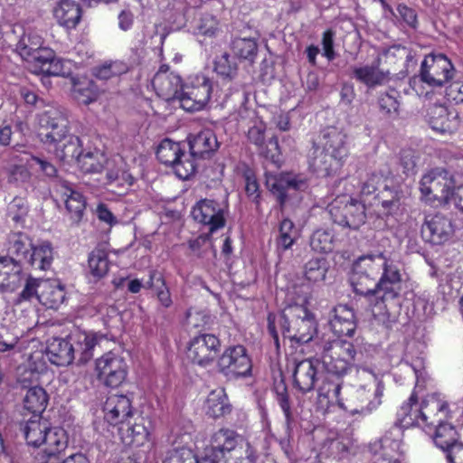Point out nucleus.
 <instances>
[{
	"instance_id": "obj_1",
	"label": "nucleus",
	"mask_w": 463,
	"mask_h": 463,
	"mask_svg": "<svg viewBox=\"0 0 463 463\" xmlns=\"http://www.w3.org/2000/svg\"><path fill=\"white\" fill-rule=\"evenodd\" d=\"M267 322L268 332L278 351L280 345L277 326L284 338L298 345L307 344L317 336L318 323L316 316L302 305L288 306L279 316L269 313Z\"/></svg>"
},
{
	"instance_id": "obj_2",
	"label": "nucleus",
	"mask_w": 463,
	"mask_h": 463,
	"mask_svg": "<svg viewBox=\"0 0 463 463\" xmlns=\"http://www.w3.org/2000/svg\"><path fill=\"white\" fill-rule=\"evenodd\" d=\"M7 252L13 258L16 257L17 261L34 269L47 270L53 260V249L50 241H43L34 245L24 232L9 235Z\"/></svg>"
},
{
	"instance_id": "obj_3",
	"label": "nucleus",
	"mask_w": 463,
	"mask_h": 463,
	"mask_svg": "<svg viewBox=\"0 0 463 463\" xmlns=\"http://www.w3.org/2000/svg\"><path fill=\"white\" fill-rule=\"evenodd\" d=\"M216 372L227 381H235L252 375V360L247 347L243 345L226 346L219 354Z\"/></svg>"
},
{
	"instance_id": "obj_4",
	"label": "nucleus",
	"mask_w": 463,
	"mask_h": 463,
	"mask_svg": "<svg viewBox=\"0 0 463 463\" xmlns=\"http://www.w3.org/2000/svg\"><path fill=\"white\" fill-rule=\"evenodd\" d=\"M38 137L48 149L57 146L69 133V119L65 110L57 106H48L38 117Z\"/></svg>"
},
{
	"instance_id": "obj_5",
	"label": "nucleus",
	"mask_w": 463,
	"mask_h": 463,
	"mask_svg": "<svg viewBox=\"0 0 463 463\" xmlns=\"http://www.w3.org/2000/svg\"><path fill=\"white\" fill-rule=\"evenodd\" d=\"M332 221L343 228L356 231L366 222L364 203L354 198H336L328 205Z\"/></svg>"
},
{
	"instance_id": "obj_6",
	"label": "nucleus",
	"mask_w": 463,
	"mask_h": 463,
	"mask_svg": "<svg viewBox=\"0 0 463 463\" xmlns=\"http://www.w3.org/2000/svg\"><path fill=\"white\" fill-rule=\"evenodd\" d=\"M156 155L162 164L171 166L180 179L187 180L195 175V163L188 160L181 143L165 138L158 145Z\"/></svg>"
},
{
	"instance_id": "obj_7",
	"label": "nucleus",
	"mask_w": 463,
	"mask_h": 463,
	"mask_svg": "<svg viewBox=\"0 0 463 463\" xmlns=\"http://www.w3.org/2000/svg\"><path fill=\"white\" fill-rule=\"evenodd\" d=\"M455 69L443 53H429L420 65V79L432 88L443 87L454 76Z\"/></svg>"
},
{
	"instance_id": "obj_8",
	"label": "nucleus",
	"mask_w": 463,
	"mask_h": 463,
	"mask_svg": "<svg viewBox=\"0 0 463 463\" xmlns=\"http://www.w3.org/2000/svg\"><path fill=\"white\" fill-rule=\"evenodd\" d=\"M221 341L213 334H200L190 341L187 357L194 364L207 368L216 364L220 354Z\"/></svg>"
},
{
	"instance_id": "obj_9",
	"label": "nucleus",
	"mask_w": 463,
	"mask_h": 463,
	"mask_svg": "<svg viewBox=\"0 0 463 463\" xmlns=\"http://www.w3.org/2000/svg\"><path fill=\"white\" fill-rule=\"evenodd\" d=\"M23 431L27 444L34 448H39L43 444L46 447L59 444V439L65 436L62 430L52 429L51 423L42 416L27 420ZM59 445L62 448L63 443Z\"/></svg>"
},
{
	"instance_id": "obj_10",
	"label": "nucleus",
	"mask_w": 463,
	"mask_h": 463,
	"mask_svg": "<svg viewBox=\"0 0 463 463\" xmlns=\"http://www.w3.org/2000/svg\"><path fill=\"white\" fill-rule=\"evenodd\" d=\"M212 90L211 80L203 75L198 76L194 83L181 88L177 99L184 110L199 111L209 102Z\"/></svg>"
},
{
	"instance_id": "obj_11",
	"label": "nucleus",
	"mask_w": 463,
	"mask_h": 463,
	"mask_svg": "<svg viewBox=\"0 0 463 463\" xmlns=\"http://www.w3.org/2000/svg\"><path fill=\"white\" fill-rule=\"evenodd\" d=\"M187 143L188 160L195 163V173L202 166V162L212 158L220 146L216 135L210 128L203 129L197 134H190L187 137Z\"/></svg>"
},
{
	"instance_id": "obj_12",
	"label": "nucleus",
	"mask_w": 463,
	"mask_h": 463,
	"mask_svg": "<svg viewBox=\"0 0 463 463\" xmlns=\"http://www.w3.org/2000/svg\"><path fill=\"white\" fill-rule=\"evenodd\" d=\"M239 434L230 429H221L211 439V448L196 463H223L227 460L238 444Z\"/></svg>"
},
{
	"instance_id": "obj_13",
	"label": "nucleus",
	"mask_w": 463,
	"mask_h": 463,
	"mask_svg": "<svg viewBox=\"0 0 463 463\" xmlns=\"http://www.w3.org/2000/svg\"><path fill=\"white\" fill-rule=\"evenodd\" d=\"M98 379L106 386L116 388L121 385L128 374L125 359L112 352L96 360Z\"/></svg>"
},
{
	"instance_id": "obj_14",
	"label": "nucleus",
	"mask_w": 463,
	"mask_h": 463,
	"mask_svg": "<svg viewBox=\"0 0 463 463\" xmlns=\"http://www.w3.org/2000/svg\"><path fill=\"white\" fill-rule=\"evenodd\" d=\"M455 185L452 175L444 168H434L425 175L420 181V191L426 196L449 203Z\"/></svg>"
},
{
	"instance_id": "obj_15",
	"label": "nucleus",
	"mask_w": 463,
	"mask_h": 463,
	"mask_svg": "<svg viewBox=\"0 0 463 463\" xmlns=\"http://www.w3.org/2000/svg\"><path fill=\"white\" fill-rule=\"evenodd\" d=\"M319 365L320 360L317 357L300 361L294 359L292 368L293 387L303 394L315 390L321 378L318 371Z\"/></svg>"
},
{
	"instance_id": "obj_16",
	"label": "nucleus",
	"mask_w": 463,
	"mask_h": 463,
	"mask_svg": "<svg viewBox=\"0 0 463 463\" xmlns=\"http://www.w3.org/2000/svg\"><path fill=\"white\" fill-rule=\"evenodd\" d=\"M317 357L320 360L328 373L337 377L344 376L350 370V364L339 352L335 351L330 344V338L326 339L324 336L316 341Z\"/></svg>"
},
{
	"instance_id": "obj_17",
	"label": "nucleus",
	"mask_w": 463,
	"mask_h": 463,
	"mask_svg": "<svg viewBox=\"0 0 463 463\" xmlns=\"http://www.w3.org/2000/svg\"><path fill=\"white\" fill-rule=\"evenodd\" d=\"M191 214L194 221L207 225L210 233L224 227L226 223L224 210L215 200H200L193 207Z\"/></svg>"
},
{
	"instance_id": "obj_18",
	"label": "nucleus",
	"mask_w": 463,
	"mask_h": 463,
	"mask_svg": "<svg viewBox=\"0 0 463 463\" xmlns=\"http://www.w3.org/2000/svg\"><path fill=\"white\" fill-rule=\"evenodd\" d=\"M422 239L433 245H441L448 241L454 233L451 220L444 214L429 216L421 225Z\"/></svg>"
},
{
	"instance_id": "obj_19",
	"label": "nucleus",
	"mask_w": 463,
	"mask_h": 463,
	"mask_svg": "<svg viewBox=\"0 0 463 463\" xmlns=\"http://www.w3.org/2000/svg\"><path fill=\"white\" fill-rule=\"evenodd\" d=\"M319 143L331 156L344 165L349 156L347 136L335 127H327L321 130Z\"/></svg>"
},
{
	"instance_id": "obj_20",
	"label": "nucleus",
	"mask_w": 463,
	"mask_h": 463,
	"mask_svg": "<svg viewBox=\"0 0 463 463\" xmlns=\"http://www.w3.org/2000/svg\"><path fill=\"white\" fill-rule=\"evenodd\" d=\"M307 164L309 171L321 178L335 175L343 166L315 141L307 155Z\"/></svg>"
},
{
	"instance_id": "obj_21",
	"label": "nucleus",
	"mask_w": 463,
	"mask_h": 463,
	"mask_svg": "<svg viewBox=\"0 0 463 463\" xmlns=\"http://www.w3.org/2000/svg\"><path fill=\"white\" fill-rule=\"evenodd\" d=\"M382 263V273L379 275L377 286L380 288V292L383 294L379 298H394L398 296L397 290L400 289L402 280L400 265L385 253Z\"/></svg>"
},
{
	"instance_id": "obj_22",
	"label": "nucleus",
	"mask_w": 463,
	"mask_h": 463,
	"mask_svg": "<svg viewBox=\"0 0 463 463\" xmlns=\"http://www.w3.org/2000/svg\"><path fill=\"white\" fill-rule=\"evenodd\" d=\"M16 259L9 253L0 258V290L3 292L15 291L25 279L24 265Z\"/></svg>"
},
{
	"instance_id": "obj_23",
	"label": "nucleus",
	"mask_w": 463,
	"mask_h": 463,
	"mask_svg": "<svg viewBox=\"0 0 463 463\" xmlns=\"http://www.w3.org/2000/svg\"><path fill=\"white\" fill-rule=\"evenodd\" d=\"M103 411L105 419L110 425L128 422L134 414L132 399L128 394H112L108 397Z\"/></svg>"
},
{
	"instance_id": "obj_24",
	"label": "nucleus",
	"mask_w": 463,
	"mask_h": 463,
	"mask_svg": "<svg viewBox=\"0 0 463 463\" xmlns=\"http://www.w3.org/2000/svg\"><path fill=\"white\" fill-rule=\"evenodd\" d=\"M104 338L99 333H87L75 330L69 335L70 344L72 345L74 360L78 356L77 364H85L93 358L95 346Z\"/></svg>"
},
{
	"instance_id": "obj_25",
	"label": "nucleus",
	"mask_w": 463,
	"mask_h": 463,
	"mask_svg": "<svg viewBox=\"0 0 463 463\" xmlns=\"http://www.w3.org/2000/svg\"><path fill=\"white\" fill-rule=\"evenodd\" d=\"M429 124L437 132L452 134L458 129L460 119L455 109L449 110L443 105H434L430 109Z\"/></svg>"
},
{
	"instance_id": "obj_26",
	"label": "nucleus",
	"mask_w": 463,
	"mask_h": 463,
	"mask_svg": "<svg viewBox=\"0 0 463 463\" xmlns=\"http://www.w3.org/2000/svg\"><path fill=\"white\" fill-rule=\"evenodd\" d=\"M330 344L352 364L363 362L369 355L372 348V345L365 343L360 336L353 340L330 339Z\"/></svg>"
},
{
	"instance_id": "obj_27",
	"label": "nucleus",
	"mask_w": 463,
	"mask_h": 463,
	"mask_svg": "<svg viewBox=\"0 0 463 463\" xmlns=\"http://www.w3.org/2000/svg\"><path fill=\"white\" fill-rule=\"evenodd\" d=\"M381 57L378 56L371 65L354 67L352 77L368 89L384 84L390 76L389 71L380 69Z\"/></svg>"
},
{
	"instance_id": "obj_28",
	"label": "nucleus",
	"mask_w": 463,
	"mask_h": 463,
	"mask_svg": "<svg viewBox=\"0 0 463 463\" xmlns=\"http://www.w3.org/2000/svg\"><path fill=\"white\" fill-rule=\"evenodd\" d=\"M72 345L69 335L65 338L53 337L47 342L46 355L56 366H68L74 361Z\"/></svg>"
},
{
	"instance_id": "obj_29",
	"label": "nucleus",
	"mask_w": 463,
	"mask_h": 463,
	"mask_svg": "<svg viewBox=\"0 0 463 463\" xmlns=\"http://www.w3.org/2000/svg\"><path fill=\"white\" fill-rule=\"evenodd\" d=\"M62 195L65 197V208L73 223L79 224L83 218L86 209V200L78 191L74 190L71 184L67 181L61 183Z\"/></svg>"
},
{
	"instance_id": "obj_30",
	"label": "nucleus",
	"mask_w": 463,
	"mask_h": 463,
	"mask_svg": "<svg viewBox=\"0 0 463 463\" xmlns=\"http://www.w3.org/2000/svg\"><path fill=\"white\" fill-rule=\"evenodd\" d=\"M204 408L206 415L213 419L225 417L232 411V405L223 388H218L210 392L206 398Z\"/></svg>"
},
{
	"instance_id": "obj_31",
	"label": "nucleus",
	"mask_w": 463,
	"mask_h": 463,
	"mask_svg": "<svg viewBox=\"0 0 463 463\" xmlns=\"http://www.w3.org/2000/svg\"><path fill=\"white\" fill-rule=\"evenodd\" d=\"M58 24L67 29L75 28L80 22L82 10L72 0H61L53 10Z\"/></svg>"
},
{
	"instance_id": "obj_32",
	"label": "nucleus",
	"mask_w": 463,
	"mask_h": 463,
	"mask_svg": "<svg viewBox=\"0 0 463 463\" xmlns=\"http://www.w3.org/2000/svg\"><path fill=\"white\" fill-rule=\"evenodd\" d=\"M55 156L65 163H76L83 152L82 142L75 135L66 134L62 141L57 146H51Z\"/></svg>"
},
{
	"instance_id": "obj_33",
	"label": "nucleus",
	"mask_w": 463,
	"mask_h": 463,
	"mask_svg": "<svg viewBox=\"0 0 463 463\" xmlns=\"http://www.w3.org/2000/svg\"><path fill=\"white\" fill-rule=\"evenodd\" d=\"M266 185L277 198L280 207H283L288 199V190H299L304 185V182L288 175L270 176L267 178Z\"/></svg>"
},
{
	"instance_id": "obj_34",
	"label": "nucleus",
	"mask_w": 463,
	"mask_h": 463,
	"mask_svg": "<svg viewBox=\"0 0 463 463\" xmlns=\"http://www.w3.org/2000/svg\"><path fill=\"white\" fill-rule=\"evenodd\" d=\"M360 378L366 382V384L361 385L363 389L368 388L369 390L373 389V400L370 401L367 406L363 407L359 412L363 414H369L373 411L376 410L382 403L381 398L383 394L384 384L382 378L373 373L367 368H364L360 373Z\"/></svg>"
},
{
	"instance_id": "obj_35",
	"label": "nucleus",
	"mask_w": 463,
	"mask_h": 463,
	"mask_svg": "<svg viewBox=\"0 0 463 463\" xmlns=\"http://www.w3.org/2000/svg\"><path fill=\"white\" fill-rule=\"evenodd\" d=\"M459 438L460 435L454 425L441 420H438L435 425L433 441L443 452L459 443Z\"/></svg>"
},
{
	"instance_id": "obj_36",
	"label": "nucleus",
	"mask_w": 463,
	"mask_h": 463,
	"mask_svg": "<svg viewBox=\"0 0 463 463\" xmlns=\"http://www.w3.org/2000/svg\"><path fill=\"white\" fill-rule=\"evenodd\" d=\"M350 282L354 291L357 295L364 297H380V288L377 286L378 279L368 276V274L365 275L362 271L352 268Z\"/></svg>"
},
{
	"instance_id": "obj_37",
	"label": "nucleus",
	"mask_w": 463,
	"mask_h": 463,
	"mask_svg": "<svg viewBox=\"0 0 463 463\" xmlns=\"http://www.w3.org/2000/svg\"><path fill=\"white\" fill-rule=\"evenodd\" d=\"M49 397L41 386H33L27 390L24 398V409L32 413V417L42 416L48 404Z\"/></svg>"
},
{
	"instance_id": "obj_38",
	"label": "nucleus",
	"mask_w": 463,
	"mask_h": 463,
	"mask_svg": "<svg viewBox=\"0 0 463 463\" xmlns=\"http://www.w3.org/2000/svg\"><path fill=\"white\" fill-rule=\"evenodd\" d=\"M231 48L235 57L250 64L254 63L259 51L257 40L253 37H236L232 41Z\"/></svg>"
},
{
	"instance_id": "obj_39",
	"label": "nucleus",
	"mask_w": 463,
	"mask_h": 463,
	"mask_svg": "<svg viewBox=\"0 0 463 463\" xmlns=\"http://www.w3.org/2000/svg\"><path fill=\"white\" fill-rule=\"evenodd\" d=\"M383 259H384V251L362 255L353 262L352 268L378 279L383 268Z\"/></svg>"
},
{
	"instance_id": "obj_40",
	"label": "nucleus",
	"mask_w": 463,
	"mask_h": 463,
	"mask_svg": "<svg viewBox=\"0 0 463 463\" xmlns=\"http://www.w3.org/2000/svg\"><path fill=\"white\" fill-rule=\"evenodd\" d=\"M43 47V39L37 33L28 31L20 37L15 51L25 61H31L33 54H37Z\"/></svg>"
},
{
	"instance_id": "obj_41",
	"label": "nucleus",
	"mask_w": 463,
	"mask_h": 463,
	"mask_svg": "<svg viewBox=\"0 0 463 463\" xmlns=\"http://www.w3.org/2000/svg\"><path fill=\"white\" fill-rule=\"evenodd\" d=\"M351 441L349 439L339 436L327 437L320 444L319 454L325 457L343 458L349 452Z\"/></svg>"
},
{
	"instance_id": "obj_42",
	"label": "nucleus",
	"mask_w": 463,
	"mask_h": 463,
	"mask_svg": "<svg viewBox=\"0 0 463 463\" xmlns=\"http://www.w3.org/2000/svg\"><path fill=\"white\" fill-rule=\"evenodd\" d=\"M189 249L199 259L214 261L217 250L212 241V233H203L188 241Z\"/></svg>"
},
{
	"instance_id": "obj_43",
	"label": "nucleus",
	"mask_w": 463,
	"mask_h": 463,
	"mask_svg": "<svg viewBox=\"0 0 463 463\" xmlns=\"http://www.w3.org/2000/svg\"><path fill=\"white\" fill-rule=\"evenodd\" d=\"M328 269L329 262L324 256H313L303 266L305 279L313 283L325 280Z\"/></svg>"
},
{
	"instance_id": "obj_44",
	"label": "nucleus",
	"mask_w": 463,
	"mask_h": 463,
	"mask_svg": "<svg viewBox=\"0 0 463 463\" xmlns=\"http://www.w3.org/2000/svg\"><path fill=\"white\" fill-rule=\"evenodd\" d=\"M72 94L79 103L89 105L99 98V90L96 84L90 80H80L71 78Z\"/></svg>"
},
{
	"instance_id": "obj_45",
	"label": "nucleus",
	"mask_w": 463,
	"mask_h": 463,
	"mask_svg": "<svg viewBox=\"0 0 463 463\" xmlns=\"http://www.w3.org/2000/svg\"><path fill=\"white\" fill-rule=\"evenodd\" d=\"M88 267L90 273L95 280H99L105 277L109 269V261L107 250L101 247L95 248L89 254Z\"/></svg>"
},
{
	"instance_id": "obj_46",
	"label": "nucleus",
	"mask_w": 463,
	"mask_h": 463,
	"mask_svg": "<svg viewBox=\"0 0 463 463\" xmlns=\"http://www.w3.org/2000/svg\"><path fill=\"white\" fill-rule=\"evenodd\" d=\"M377 197L384 214L394 215L402 210V192L397 188H390L388 184H384V189L379 192Z\"/></svg>"
},
{
	"instance_id": "obj_47",
	"label": "nucleus",
	"mask_w": 463,
	"mask_h": 463,
	"mask_svg": "<svg viewBox=\"0 0 463 463\" xmlns=\"http://www.w3.org/2000/svg\"><path fill=\"white\" fill-rule=\"evenodd\" d=\"M298 238V231L294 222L288 219H283L279 226V235L276 238L275 243L277 250L279 253L285 252L289 250Z\"/></svg>"
},
{
	"instance_id": "obj_48",
	"label": "nucleus",
	"mask_w": 463,
	"mask_h": 463,
	"mask_svg": "<svg viewBox=\"0 0 463 463\" xmlns=\"http://www.w3.org/2000/svg\"><path fill=\"white\" fill-rule=\"evenodd\" d=\"M151 421L144 417H137L135 422L127 429V437L129 439L128 444L137 447L142 446L148 440L150 435Z\"/></svg>"
},
{
	"instance_id": "obj_49",
	"label": "nucleus",
	"mask_w": 463,
	"mask_h": 463,
	"mask_svg": "<svg viewBox=\"0 0 463 463\" xmlns=\"http://www.w3.org/2000/svg\"><path fill=\"white\" fill-rule=\"evenodd\" d=\"M154 82L159 86L164 96L176 99L183 88L181 77L173 72L156 74Z\"/></svg>"
},
{
	"instance_id": "obj_50",
	"label": "nucleus",
	"mask_w": 463,
	"mask_h": 463,
	"mask_svg": "<svg viewBox=\"0 0 463 463\" xmlns=\"http://www.w3.org/2000/svg\"><path fill=\"white\" fill-rule=\"evenodd\" d=\"M274 392L276 393V400L285 415L287 429L289 430L295 419L291 409V401L288 387L283 377H281L279 382H275Z\"/></svg>"
},
{
	"instance_id": "obj_51",
	"label": "nucleus",
	"mask_w": 463,
	"mask_h": 463,
	"mask_svg": "<svg viewBox=\"0 0 463 463\" xmlns=\"http://www.w3.org/2000/svg\"><path fill=\"white\" fill-rule=\"evenodd\" d=\"M391 175L392 173L389 169H381L372 172L363 183L361 194L364 195H371L379 190L381 186L384 188V184H387Z\"/></svg>"
},
{
	"instance_id": "obj_52",
	"label": "nucleus",
	"mask_w": 463,
	"mask_h": 463,
	"mask_svg": "<svg viewBox=\"0 0 463 463\" xmlns=\"http://www.w3.org/2000/svg\"><path fill=\"white\" fill-rule=\"evenodd\" d=\"M418 402V397L416 393L412 392L408 402L404 403L397 412L398 420L403 426L412 425L414 423L415 419L418 414H420L423 422L427 423V416L420 410H416L412 411V406L416 405Z\"/></svg>"
},
{
	"instance_id": "obj_53",
	"label": "nucleus",
	"mask_w": 463,
	"mask_h": 463,
	"mask_svg": "<svg viewBox=\"0 0 463 463\" xmlns=\"http://www.w3.org/2000/svg\"><path fill=\"white\" fill-rule=\"evenodd\" d=\"M147 285L156 290L158 300L163 307H169L172 305L171 295L161 272L150 270Z\"/></svg>"
},
{
	"instance_id": "obj_54",
	"label": "nucleus",
	"mask_w": 463,
	"mask_h": 463,
	"mask_svg": "<svg viewBox=\"0 0 463 463\" xmlns=\"http://www.w3.org/2000/svg\"><path fill=\"white\" fill-rule=\"evenodd\" d=\"M334 236L326 230L318 229L309 238L311 250L318 253H328L333 250Z\"/></svg>"
},
{
	"instance_id": "obj_55",
	"label": "nucleus",
	"mask_w": 463,
	"mask_h": 463,
	"mask_svg": "<svg viewBox=\"0 0 463 463\" xmlns=\"http://www.w3.org/2000/svg\"><path fill=\"white\" fill-rule=\"evenodd\" d=\"M214 71L223 79L232 80L238 74V65L229 53L224 52L216 57L214 61Z\"/></svg>"
},
{
	"instance_id": "obj_56",
	"label": "nucleus",
	"mask_w": 463,
	"mask_h": 463,
	"mask_svg": "<svg viewBox=\"0 0 463 463\" xmlns=\"http://www.w3.org/2000/svg\"><path fill=\"white\" fill-rule=\"evenodd\" d=\"M354 311L347 305H338L330 312L329 326L333 332H343L342 324L354 317Z\"/></svg>"
},
{
	"instance_id": "obj_57",
	"label": "nucleus",
	"mask_w": 463,
	"mask_h": 463,
	"mask_svg": "<svg viewBox=\"0 0 463 463\" xmlns=\"http://www.w3.org/2000/svg\"><path fill=\"white\" fill-rule=\"evenodd\" d=\"M41 75L46 78L51 76L70 78L71 80L73 78L71 62L58 58L56 55Z\"/></svg>"
},
{
	"instance_id": "obj_58",
	"label": "nucleus",
	"mask_w": 463,
	"mask_h": 463,
	"mask_svg": "<svg viewBox=\"0 0 463 463\" xmlns=\"http://www.w3.org/2000/svg\"><path fill=\"white\" fill-rule=\"evenodd\" d=\"M61 442L63 443L62 448H61L58 443L45 447L43 452L39 455V463H63L61 454L67 448V439L65 436L59 439V444Z\"/></svg>"
},
{
	"instance_id": "obj_59",
	"label": "nucleus",
	"mask_w": 463,
	"mask_h": 463,
	"mask_svg": "<svg viewBox=\"0 0 463 463\" xmlns=\"http://www.w3.org/2000/svg\"><path fill=\"white\" fill-rule=\"evenodd\" d=\"M76 164L83 173H100L103 169L98 152L83 151Z\"/></svg>"
},
{
	"instance_id": "obj_60",
	"label": "nucleus",
	"mask_w": 463,
	"mask_h": 463,
	"mask_svg": "<svg viewBox=\"0 0 463 463\" xmlns=\"http://www.w3.org/2000/svg\"><path fill=\"white\" fill-rule=\"evenodd\" d=\"M260 156H263L271 163L278 165L280 162V149L276 137L269 138L267 143L264 141L261 147L257 149Z\"/></svg>"
},
{
	"instance_id": "obj_61",
	"label": "nucleus",
	"mask_w": 463,
	"mask_h": 463,
	"mask_svg": "<svg viewBox=\"0 0 463 463\" xmlns=\"http://www.w3.org/2000/svg\"><path fill=\"white\" fill-rule=\"evenodd\" d=\"M55 56L54 52L50 48L43 47L37 54H33L31 57L30 61H33V73L42 74L46 67L49 66V63Z\"/></svg>"
},
{
	"instance_id": "obj_62",
	"label": "nucleus",
	"mask_w": 463,
	"mask_h": 463,
	"mask_svg": "<svg viewBox=\"0 0 463 463\" xmlns=\"http://www.w3.org/2000/svg\"><path fill=\"white\" fill-rule=\"evenodd\" d=\"M245 193L248 198L255 204L256 210L260 207L261 192L256 177L252 174L245 175Z\"/></svg>"
},
{
	"instance_id": "obj_63",
	"label": "nucleus",
	"mask_w": 463,
	"mask_h": 463,
	"mask_svg": "<svg viewBox=\"0 0 463 463\" xmlns=\"http://www.w3.org/2000/svg\"><path fill=\"white\" fill-rule=\"evenodd\" d=\"M383 55L387 59L404 58L406 60L407 67H409L411 63H412V65H416V61L414 60L415 55L413 52L405 46L393 45L388 49H385L383 52Z\"/></svg>"
},
{
	"instance_id": "obj_64",
	"label": "nucleus",
	"mask_w": 463,
	"mask_h": 463,
	"mask_svg": "<svg viewBox=\"0 0 463 463\" xmlns=\"http://www.w3.org/2000/svg\"><path fill=\"white\" fill-rule=\"evenodd\" d=\"M378 105L382 113L385 115L397 114L399 101L393 94L389 92L382 93L378 98Z\"/></svg>"
}]
</instances>
